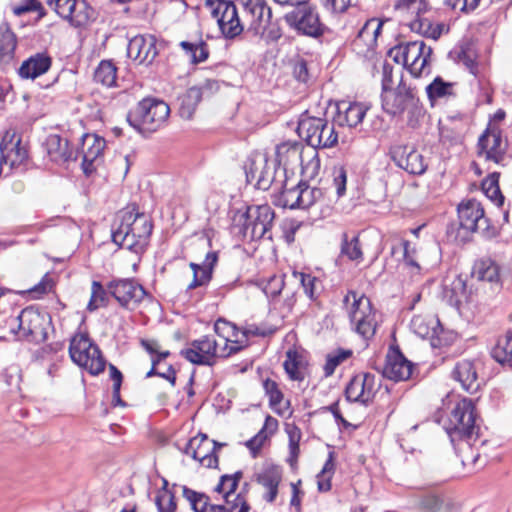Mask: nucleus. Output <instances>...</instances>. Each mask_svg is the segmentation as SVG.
I'll list each match as a JSON object with an SVG mask.
<instances>
[{
	"label": "nucleus",
	"mask_w": 512,
	"mask_h": 512,
	"mask_svg": "<svg viewBox=\"0 0 512 512\" xmlns=\"http://www.w3.org/2000/svg\"><path fill=\"white\" fill-rule=\"evenodd\" d=\"M478 147L480 157L499 164L504 159L507 142L502 138L499 130H486L479 138Z\"/></svg>",
	"instance_id": "4be33fe9"
},
{
	"label": "nucleus",
	"mask_w": 512,
	"mask_h": 512,
	"mask_svg": "<svg viewBox=\"0 0 512 512\" xmlns=\"http://www.w3.org/2000/svg\"><path fill=\"white\" fill-rule=\"evenodd\" d=\"M460 226L471 232H478L485 237L495 235V228L490 225V220L485 216L484 208L480 201L471 198L462 200L457 207Z\"/></svg>",
	"instance_id": "9b49d317"
},
{
	"label": "nucleus",
	"mask_w": 512,
	"mask_h": 512,
	"mask_svg": "<svg viewBox=\"0 0 512 512\" xmlns=\"http://www.w3.org/2000/svg\"><path fill=\"white\" fill-rule=\"evenodd\" d=\"M107 302V291L98 281H93L91 286V297L87 305L89 311H94L104 305Z\"/></svg>",
	"instance_id": "6e6d98bb"
},
{
	"label": "nucleus",
	"mask_w": 512,
	"mask_h": 512,
	"mask_svg": "<svg viewBox=\"0 0 512 512\" xmlns=\"http://www.w3.org/2000/svg\"><path fill=\"white\" fill-rule=\"evenodd\" d=\"M218 261V253L215 251L208 252L202 264L190 263L193 271V280L188 285V289L204 286L208 284L212 278V272Z\"/></svg>",
	"instance_id": "473e14b6"
},
{
	"label": "nucleus",
	"mask_w": 512,
	"mask_h": 512,
	"mask_svg": "<svg viewBox=\"0 0 512 512\" xmlns=\"http://www.w3.org/2000/svg\"><path fill=\"white\" fill-rule=\"evenodd\" d=\"M304 156L303 145L296 141L283 142L276 147V160L283 166L284 172L294 170L302 163Z\"/></svg>",
	"instance_id": "bb28decb"
},
{
	"label": "nucleus",
	"mask_w": 512,
	"mask_h": 512,
	"mask_svg": "<svg viewBox=\"0 0 512 512\" xmlns=\"http://www.w3.org/2000/svg\"><path fill=\"white\" fill-rule=\"evenodd\" d=\"M140 344L142 348L151 356L152 366L157 367L159 363L166 359L170 352L161 349V345L154 339H141Z\"/></svg>",
	"instance_id": "3c124183"
},
{
	"label": "nucleus",
	"mask_w": 512,
	"mask_h": 512,
	"mask_svg": "<svg viewBox=\"0 0 512 512\" xmlns=\"http://www.w3.org/2000/svg\"><path fill=\"white\" fill-rule=\"evenodd\" d=\"M452 377L469 393L476 392L480 387L477 370L471 360L458 361L452 371Z\"/></svg>",
	"instance_id": "c85d7f7f"
},
{
	"label": "nucleus",
	"mask_w": 512,
	"mask_h": 512,
	"mask_svg": "<svg viewBox=\"0 0 512 512\" xmlns=\"http://www.w3.org/2000/svg\"><path fill=\"white\" fill-rule=\"evenodd\" d=\"M170 114L167 103L156 98H144L130 110L127 121L139 133H152L166 123Z\"/></svg>",
	"instance_id": "7ed1b4c3"
},
{
	"label": "nucleus",
	"mask_w": 512,
	"mask_h": 512,
	"mask_svg": "<svg viewBox=\"0 0 512 512\" xmlns=\"http://www.w3.org/2000/svg\"><path fill=\"white\" fill-rule=\"evenodd\" d=\"M286 431L289 437V462L293 465L297 462L300 453L299 442L301 440V430L295 425H288Z\"/></svg>",
	"instance_id": "4d7b16f0"
},
{
	"label": "nucleus",
	"mask_w": 512,
	"mask_h": 512,
	"mask_svg": "<svg viewBox=\"0 0 512 512\" xmlns=\"http://www.w3.org/2000/svg\"><path fill=\"white\" fill-rule=\"evenodd\" d=\"M395 8L416 16L409 24L414 32L437 40L444 31V24H433L427 18L421 17V14L425 13L428 9V3L425 0H398Z\"/></svg>",
	"instance_id": "ddd939ff"
},
{
	"label": "nucleus",
	"mask_w": 512,
	"mask_h": 512,
	"mask_svg": "<svg viewBox=\"0 0 512 512\" xmlns=\"http://www.w3.org/2000/svg\"><path fill=\"white\" fill-rule=\"evenodd\" d=\"M54 287V281L53 278L47 273L45 274L40 282L30 288L28 291L29 293L33 294L35 298H40L43 295L49 293L52 291Z\"/></svg>",
	"instance_id": "338daca9"
},
{
	"label": "nucleus",
	"mask_w": 512,
	"mask_h": 512,
	"mask_svg": "<svg viewBox=\"0 0 512 512\" xmlns=\"http://www.w3.org/2000/svg\"><path fill=\"white\" fill-rule=\"evenodd\" d=\"M343 306L354 331L364 339L372 338L378 323L370 299L364 294L349 291L343 298Z\"/></svg>",
	"instance_id": "20e7f679"
},
{
	"label": "nucleus",
	"mask_w": 512,
	"mask_h": 512,
	"mask_svg": "<svg viewBox=\"0 0 512 512\" xmlns=\"http://www.w3.org/2000/svg\"><path fill=\"white\" fill-rule=\"evenodd\" d=\"M297 132L314 149L331 148L338 142L334 124L324 118L302 117L298 122Z\"/></svg>",
	"instance_id": "1a4fd4ad"
},
{
	"label": "nucleus",
	"mask_w": 512,
	"mask_h": 512,
	"mask_svg": "<svg viewBox=\"0 0 512 512\" xmlns=\"http://www.w3.org/2000/svg\"><path fill=\"white\" fill-rule=\"evenodd\" d=\"M334 470V462L332 454L329 455L328 460L325 462L321 472L317 475L318 489L321 492H327L331 489V475Z\"/></svg>",
	"instance_id": "13d9d810"
},
{
	"label": "nucleus",
	"mask_w": 512,
	"mask_h": 512,
	"mask_svg": "<svg viewBox=\"0 0 512 512\" xmlns=\"http://www.w3.org/2000/svg\"><path fill=\"white\" fill-rule=\"evenodd\" d=\"M491 355L501 365L512 367V331L498 339Z\"/></svg>",
	"instance_id": "a19ab883"
},
{
	"label": "nucleus",
	"mask_w": 512,
	"mask_h": 512,
	"mask_svg": "<svg viewBox=\"0 0 512 512\" xmlns=\"http://www.w3.org/2000/svg\"><path fill=\"white\" fill-rule=\"evenodd\" d=\"M432 48L421 40L399 44L391 48L388 56L406 67L414 77H419L429 64Z\"/></svg>",
	"instance_id": "6e6552de"
},
{
	"label": "nucleus",
	"mask_w": 512,
	"mask_h": 512,
	"mask_svg": "<svg viewBox=\"0 0 512 512\" xmlns=\"http://www.w3.org/2000/svg\"><path fill=\"white\" fill-rule=\"evenodd\" d=\"M17 37L7 23L0 25V64H10L15 58Z\"/></svg>",
	"instance_id": "e433bc0d"
},
{
	"label": "nucleus",
	"mask_w": 512,
	"mask_h": 512,
	"mask_svg": "<svg viewBox=\"0 0 512 512\" xmlns=\"http://www.w3.org/2000/svg\"><path fill=\"white\" fill-rule=\"evenodd\" d=\"M245 11L251 14V28L259 33L269 24L272 12L265 0H238Z\"/></svg>",
	"instance_id": "7c9ffc66"
},
{
	"label": "nucleus",
	"mask_w": 512,
	"mask_h": 512,
	"mask_svg": "<svg viewBox=\"0 0 512 512\" xmlns=\"http://www.w3.org/2000/svg\"><path fill=\"white\" fill-rule=\"evenodd\" d=\"M227 353L215 335H205L194 340L181 351V355L189 362L206 366H213L217 359L227 357Z\"/></svg>",
	"instance_id": "9d476101"
},
{
	"label": "nucleus",
	"mask_w": 512,
	"mask_h": 512,
	"mask_svg": "<svg viewBox=\"0 0 512 512\" xmlns=\"http://www.w3.org/2000/svg\"><path fill=\"white\" fill-rule=\"evenodd\" d=\"M442 500L435 494L422 496L417 504L420 512H439L442 507Z\"/></svg>",
	"instance_id": "e2e57ef3"
},
{
	"label": "nucleus",
	"mask_w": 512,
	"mask_h": 512,
	"mask_svg": "<svg viewBox=\"0 0 512 512\" xmlns=\"http://www.w3.org/2000/svg\"><path fill=\"white\" fill-rule=\"evenodd\" d=\"M276 170L269 164L264 156L252 160L249 170L246 172L248 181H255L258 189L267 190L275 182Z\"/></svg>",
	"instance_id": "a878e982"
},
{
	"label": "nucleus",
	"mask_w": 512,
	"mask_h": 512,
	"mask_svg": "<svg viewBox=\"0 0 512 512\" xmlns=\"http://www.w3.org/2000/svg\"><path fill=\"white\" fill-rule=\"evenodd\" d=\"M323 193L321 189L316 187H310L305 183H301L300 195V209H306L312 206L317 200L322 197Z\"/></svg>",
	"instance_id": "5fc2aeb1"
},
{
	"label": "nucleus",
	"mask_w": 512,
	"mask_h": 512,
	"mask_svg": "<svg viewBox=\"0 0 512 512\" xmlns=\"http://www.w3.org/2000/svg\"><path fill=\"white\" fill-rule=\"evenodd\" d=\"M378 383L375 375L371 373H359L347 384L345 396L349 402L360 403L367 406L372 402Z\"/></svg>",
	"instance_id": "a211bd4d"
},
{
	"label": "nucleus",
	"mask_w": 512,
	"mask_h": 512,
	"mask_svg": "<svg viewBox=\"0 0 512 512\" xmlns=\"http://www.w3.org/2000/svg\"><path fill=\"white\" fill-rule=\"evenodd\" d=\"M95 19L94 9L86 0H74L66 20L74 27H84Z\"/></svg>",
	"instance_id": "4c0bfd02"
},
{
	"label": "nucleus",
	"mask_w": 512,
	"mask_h": 512,
	"mask_svg": "<svg viewBox=\"0 0 512 512\" xmlns=\"http://www.w3.org/2000/svg\"><path fill=\"white\" fill-rule=\"evenodd\" d=\"M116 67L110 61H101L94 73V80L111 87L116 82Z\"/></svg>",
	"instance_id": "09e8293b"
},
{
	"label": "nucleus",
	"mask_w": 512,
	"mask_h": 512,
	"mask_svg": "<svg viewBox=\"0 0 512 512\" xmlns=\"http://www.w3.org/2000/svg\"><path fill=\"white\" fill-rule=\"evenodd\" d=\"M212 17L226 39L238 37L244 30L236 5L231 1L214 0L210 3Z\"/></svg>",
	"instance_id": "4468645a"
},
{
	"label": "nucleus",
	"mask_w": 512,
	"mask_h": 512,
	"mask_svg": "<svg viewBox=\"0 0 512 512\" xmlns=\"http://www.w3.org/2000/svg\"><path fill=\"white\" fill-rule=\"evenodd\" d=\"M152 233V223L144 214L123 212L120 224L112 230V240L122 248L142 254Z\"/></svg>",
	"instance_id": "f257e3e1"
},
{
	"label": "nucleus",
	"mask_w": 512,
	"mask_h": 512,
	"mask_svg": "<svg viewBox=\"0 0 512 512\" xmlns=\"http://www.w3.org/2000/svg\"><path fill=\"white\" fill-rule=\"evenodd\" d=\"M455 60L462 64L474 76L479 74V63L477 61L478 54L471 44L460 46L455 50Z\"/></svg>",
	"instance_id": "37998d69"
},
{
	"label": "nucleus",
	"mask_w": 512,
	"mask_h": 512,
	"mask_svg": "<svg viewBox=\"0 0 512 512\" xmlns=\"http://www.w3.org/2000/svg\"><path fill=\"white\" fill-rule=\"evenodd\" d=\"M105 146V139L96 134H85L82 137V167L85 174H90L95 170L96 165L102 158Z\"/></svg>",
	"instance_id": "b1692460"
},
{
	"label": "nucleus",
	"mask_w": 512,
	"mask_h": 512,
	"mask_svg": "<svg viewBox=\"0 0 512 512\" xmlns=\"http://www.w3.org/2000/svg\"><path fill=\"white\" fill-rule=\"evenodd\" d=\"M391 157L399 168L412 175H422L428 168L424 155L412 146H394L391 149Z\"/></svg>",
	"instance_id": "6ab92c4d"
},
{
	"label": "nucleus",
	"mask_w": 512,
	"mask_h": 512,
	"mask_svg": "<svg viewBox=\"0 0 512 512\" xmlns=\"http://www.w3.org/2000/svg\"><path fill=\"white\" fill-rule=\"evenodd\" d=\"M309 159L305 162L304 157L302 163L298 167H301L302 173L308 178H314L318 175L320 170V159L315 150L309 151Z\"/></svg>",
	"instance_id": "bf43d9fd"
},
{
	"label": "nucleus",
	"mask_w": 512,
	"mask_h": 512,
	"mask_svg": "<svg viewBox=\"0 0 512 512\" xmlns=\"http://www.w3.org/2000/svg\"><path fill=\"white\" fill-rule=\"evenodd\" d=\"M183 496L190 503L191 508L195 512H208L210 503L209 498L201 493H197L187 487L183 489Z\"/></svg>",
	"instance_id": "603ef678"
},
{
	"label": "nucleus",
	"mask_w": 512,
	"mask_h": 512,
	"mask_svg": "<svg viewBox=\"0 0 512 512\" xmlns=\"http://www.w3.org/2000/svg\"><path fill=\"white\" fill-rule=\"evenodd\" d=\"M245 222L242 228L243 237L249 240H256L265 237L270 231L274 212L269 205L249 207L243 216Z\"/></svg>",
	"instance_id": "2eb2a0df"
},
{
	"label": "nucleus",
	"mask_w": 512,
	"mask_h": 512,
	"mask_svg": "<svg viewBox=\"0 0 512 512\" xmlns=\"http://www.w3.org/2000/svg\"><path fill=\"white\" fill-rule=\"evenodd\" d=\"M341 255L357 263L363 260V252L358 236L349 238L346 233L342 235Z\"/></svg>",
	"instance_id": "a18cd8bd"
},
{
	"label": "nucleus",
	"mask_w": 512,
	"mask_h": 512,
	"mask_svg": "<svg viewBox=\"0 0 512 512\" xmlns=\"http://www.w3.org/2000/svg\"><path fill=\"white\" fill-rule=\"evenodd\" d=\"M413 371V363L406 359L398 349H391L386 356L383 376L393 381L408 380Z\"/></svg>",
	"instance_id": "393cba45"
},
{
	"label": "nucleus",
	"mask_w": 512,
	"mask_h": 512,
	"mask_svg": "<svg viewBox=\"0 0 512 512\" xmlns=\"http://www.w3.org/2000/svg\"><path fill=\"white\" fill-rule=\"evenodd\" d=\"M107 290L121 307L128 310H135L144 301L151 300L150 294L134 279H114L108 283Z\"/></svg>",
	"instance_id": "f8f14e48"
},
{
	"label": "nucleus",
	"mask_w": 512,
	"mask_h": 512,
	"mask_svg": "<svg viewBox=\"0 0 512 512\" xmlns=\"http://www.w3.org/2000/svg\"><path fill=\"white\" fill-rule=\"evenodd\" d=\"M383 22L377 18L366 21L364 26L358 32L354 41L355 45L363 43L367 48H373L376 45L377 38L381 32Z\"/></svg>",
	"instance_id": "58836bf2"
},
{
	"label": "nucleus",
	"mask_w": 512,
	"mask_h": 512,
	"mask_svg": "<svg viewBox=\"0 0 512 512\" xmlns=\"http://www.w3.org/2000/svg\"><path fill=\"white\" fill-rule=\"evenodd\" d=\"M201 101V90L196 87L189 88L179 98V114L183 119L192 118L197 105Z\"/></svg>",
	"instance_id": "c03bdc74"
},
{
	"label": "nucleus",
	"mask_w": 512,
	"mask_h": 512,
	"mask_svg": "<svg viewBox=\"0 0 512 512\" xmlns=\"http://www.w3.org/2000/svg\"><path fill=\"white\" fill-rule=\"evenodd\" d=\"M216 441L209 439L204 434H199L190 439L188 442L185 453L207 468L216 467L218 458L216 450L221 447Z\"/></svg>",
	"instance_id": "aec40b11"
},
{
	"label": "nucleus",
	"mask_w": 512,
	"mask_h": 512,
	"mask_svg": "<svg viewBox=\"0 0 512 512\" xmlns=\"http://www.w3.org/2000/svg\"><path fill=\"white\" fill-rule=\"evenodd\" d=\"M284 370L292 381H303L307 374V362L305 357L296 350H288L283 363Z\"/></svg>",
	"instance_id": "c9c22d12"
},
{
	"label": "nucleus",
	"mask_w": 512,
	"mask_h": 512,
	"mask_svg": "<svg viewBox=\"0 0 512 512\" xmlns=\"http://www.w3.org/2000/svg\"><path fill=\"white\" fill-rule=\"evenodd\" d=\"M443 427L452 443L460 440L467 443L475 441L478 438L480 426L473 401L468 398L458 401Z\"/></svg>",
	"instance_id": "f03ea898"
},
{
	"label": "nucleus",
	"mask_w": 512,
	"mask_h": 512,
	"mask_svg": "<svg viewBox=\"0 0 512 512\" xmlns=\"http://www.w3.org/2000/svg\"><path fill=\"white\" fill-rule=\"evenodd\" d=\"M46 150L53 162L64 163L72 158L73 151L67 139L57 134L49 135L46 139Z\"/></svg>",
	"instance_id": "f704fd0d"
},
{
	"label": "nucleus",
	"mask_w": 512,
	"mask_h": 512,
	"mask_svg": "<svg viewBox=\"0 0 512 512\" xmlns=\"http://www.w3.org/2000/svg\"><path fill=\"white\" fill-rule=\"evenodd\" d=\"M410 327L412 331L420 338L431 340L432 346H437L439 332L441 330L440 322L434 315H416L412 318Z\"/></svg>",
	"instance_id": "c756f323"
},
{
	"label": "nucleus",
	"mask_w": 512,
	"mask_h": 512,
	"mask_svg": "<svg viewBox=\"0 0 512 512\" xmlns=\"http://www.w3.org/2000/svg\"><path fill=\"white\" fill-rule=\"evenodd\" d=\"M367 110L362 103L342 102L337 106L334 122L339 126L356 127L363 121Z\"/></svg>",
	"instance_id": "cd10ccee"
},
{
	"label": "nucleus",
	"mask_w": 512,
	"mask_h": 512,
	"mask_svg": "<svg viewBox=\"0 0 512 512\" xmlns=\"http://www.w3.org/2000/svg\"><path fill=\"white\" fill-rule=\"evenodd\" d=\"M242 476H243L242 472L237 471L232 475H223L220 478V482L216 486L215 490L218 493L223 494L226 502H229V498L235 496L234 492H235Z\"/></svg>",
	"instance_id": "de8ad7c7"
},
{
	"label": "nucleus",
	"mask_w": 512,
	"mask_h": 512,
	"mask_svg": "<svg viewBox=\"0 0 512 512\" xmlns=\"http://www.w3.org/2000/svg\"><path fill=\"white\" fill-rule=\"evenodd\" d=\"M157 54L156 38L153 35H137L127 46V56L139 65L151 64Z\"/></svg>",
	"instance_id": "5701e85b"
},
{
	"label": "nucleus",
	"mask_w": 512,
	"mask_h": 512,
	"mask_svg": "<svg viewBox=\"0 0 512 512\" xmlns=\"http://www.w3.org/2000/svg\"><path fill=\"white\" fill-rule=\"evenodd\" d=\"M286 23L297 32L319 37L324 34L325 26L321 23L318 12L307 5L298 6L285 15Z\"/></svg>",
	"instance_id": "dca6fc26"
},
{
	"label": "nucleus",
	"mask_w": 512,
	"mask_h": 512,
	"mask_svg": "<svg viewBox=\"0 0 512 512\" xmlns=\"http://www.w3.org/2000/svg\"><path fill=\"white\" fill-rule=\"evenodd\" d=\"M285 286L283 275H273L263 284V292L267 297L276 298Z\"/></svg>",
	"instance_id": "680f3d73"
},
{
	"label": "nucleus",
	"mask_w": 512,
	"mask_h": 512,
	"mask_svg": "<svg viewBox=\"0 0 512 512\" xmlns=\"http://www.w3.org/2000/svg\"><path fill=\"white\" fill-rule=\"evenodd\" d=\"M282 481V472L276 466H269L257 475V482L264 488L263 499L273 503L278 495V487Z\"/></svg>",
	"instance_id": "2f4dec72"
},
{
	"label": "nucleus",
	"mask_w": 512,
	"mask_h": 512,
	"mask_svg": "<svg viewBox=\"0 0 512 512\" xmlns=\"http://www.w3.org/2000/svg\"><path fill=\"white\" fill-rule=\"evenodd\" d=\"M69 355L76 365L94 376L102 373L106 367V360L99 347L86 333L79 332L71 338Z\"/></svg>",
	"instance_id": "0eeeda50"
},
{
	"label": "nucleus",
	"mask_w": 512,
	"mask_h": 512,
	"mask_svg": "<svg viewBox=\"0 0 512 512\" xmlns=\"http://www.w3.org/2000/svg\"><path fill=\"white\" fill-rule=\"evenodd\" d=\"M295 277H299L305 294L311 299L316 298V288L319 281L316 277L305 273H294Z\"/></svg>",
	"instance_id": "69168bd1"
},
{
	"label": "nucleus",
	"mask_w": 512,
	"mask_h": 512,
	"mask_svg": "<svg viewBox=\"0 0 512 512\" xmlns=\"http://www.w3.org/2000/svg\"><path fill=\"white\" fill-rule=\"evenodd\" d=\"M473 276L480 281L498 283L499 267L493 260L489 258L481 259L474 265Z\"/></svg>",
	"instance_id": "79ce46f5"
},
{
	"label": "nucleus",
	"mask_w": 512,
	"mask_h": 512,
	"mask_svg": "<svg viewBox=\"0 0 512 512\" xmlns=\"http://www.w3.org/2000/svg\"><path fill=\"white\" fill-rule=\"evenodd\" d=\"M49 324V317L32 307L23 309L17 317L9 320L10 331L19 340L37 344L46 341Z\"/></svg>",
	"instance_id": "423d86ee"
},
{
	"label": "nucleus",
	"mask_w": 512,
	"mask_h": 512,
	"mask_svg": "<svg viewBox=\"0 0 512 512\" xmlns=\"http://www.w3.org/2000/svg\"><path fill=\"white\" fill-rule=\"evenodd\" d=\"M263 388L269 397L270 406L273 408L279 406L283 400V393L278 384L274 380L266 379L263 382Z\"/></svg>",
	"instance_id": "0e129e2a"
},
{
	"label": "nucleus",
	"mask_w": 512,
	"mask_h": 512,
	"mask_svg": "<svg viewBox=\"0 0 512 512\" xmlns=\"http://www.w3.org/2000/svg\"><path fill=\"white\" fill-rule=\"evenodd\" d=\"M214 331L220 346L228 351L227 357L240 351L247 345V332L238 330L234 324L226 320H217L214 325Z\"/></svg>",
	"instance_id": "412c9836"
},
{
	"label": "nucleus",
	"mask_w": 512,
	"mask_h": 512,
	"mask_svg": "<svg viewBox=\"0 0 512 512\" xmlns=\"http://www.w3.org/2000/svg\"><path fill=\"white\" fill-rule=\"evenodd\" d=\"M51 63L52 59L47 53H36L22 63L19 75L25 79H35L46 73Z\"/></svg>",
	"instance_id": "72a5a7b5"
},
{
	"label": "nucleus",
	"mask_w": 512,
	"mask_h": 512,
	"mask_svg": "<svg viewBox=\"0 0 512 512\" xmlns=\"http://www.w3.org/2000/svg\"><path fill=\"white\" fill-rule=\"evenodd\" d=\"M301 182L296 186L287 187V183H285L283 190L277 198L276 204L289 209L299 208L300 205V195Z\"/></svg>",
	"instance_id": "49530a36"
},
{
	"label": "nucleus",
	"mask_w": 512,
	"mask_h": 512,
	"mask_svg": "<svg viewBox=\"0 0 512 512\" xmlns=\"http://www.w3.org/2000/svg\"><path fill=\"white\" fill-rule=\"evenodd\" d=\"M155 505L158 512H174L176 510L175 497L173 493L167 489V481H163V487L159 489L155 496Z\"/></svg>",
	"instance_id": "8fccbe9b"
},
{
	"label": "nucleus",
	"mask_w": 512,
	"mask_h": 512,
	"mask_svg": "<svg viewBox=\"0 0 512 512\" xmlns=\"http://www.w3.org/2000/svg\"><path fill=\"white\" fill-rule=\"evenodd\" d=\"M455 85V83L445 81L442 77L437 76L426 87V93L429 101L434 103L439 99L455 96Z\"/></svg>",
	"instance_id": "ea45409f"
},
{
	"label": "nucleus",
	"mask_w": 512,
	"mask_h": 512,
	"mask_svg": "<svg viewBox=\"0 0 512 512\" xmlns=\"http://www.w3.org/2000/svg\"><path fill=\"white\" fill-rule=\"evenodd\" d=\"M1 164L7 168V174L12 170H24L28 162L27 148L22 145L21 138L12 131H6L0 142Z\"/></svg>",
	"instance_id": "f3484780"
},
{
	"label": "nucleus",
	"mask_w": 512,
	"mask_h": 512,
	"mask_svg": "<svg viewBox=\"0 0 512 512\" xmlns=\"http://www.w3.org/2000/svg\"><path fill=\"white\" fill-rule=\"evenodd\" d=\"M234 498L231 500L229 498V502H226L227 512H248L250 507L245 500V498L238 494L233 496Z\"/></svg>",
	"instance_id": "774afa93"
},
{
	"label": "nucleus",
	"mask_w": 512,
	"mask_h": 512,
	"mask_svg": "<svg viewBox=\"0 0 512 512\" xmlns=\"http://www.w3.org/2000/svg\"><path fill=\"white\" fill-rule=\"evenodd\" d=\"M352 355L351 350L339 349L332 353H329L326 357V362L324 365V375L329 377L333 375L335 369L347 360Z\"/></svg>",
	"instance_id": "864d4df0"
},
{
	"label": "nucleus",
	"mask_w": 512,
	"mask_h": 512,
	"mask_svg": "<svg viewBox=\"0 0 512 512\" xmlns=\"http://www.w3.org/2000/svg\"><path fill=\"white\" fill-rule=\"evenodd\" d=\"M383 111L392 117H399L407 112L408 124L414 126L413 118L422 114V106L414 88L408 86L402 79L397 87L386 90L381 94Z\"/></svg>",
	"instance_id": "39448f33"
},
{
	"label": "nucleus",
	"mask_w": 512,
	"mask_h": 512,
	"mask_svg": "<svg viewBox=\"0 0 512 512\" xmlns=\"http://www.w3.org/2000/svg\"><path fill=\"white\" fill-rule=\"evenodd\" d=\"M11 9L16 16H21L30 11H36L38 13L37 21L45 15L42 4L37 0H23L22 4L14 5Z\"/></svg>",
	"instance_id": "052dcab7"
}]
</instances>
